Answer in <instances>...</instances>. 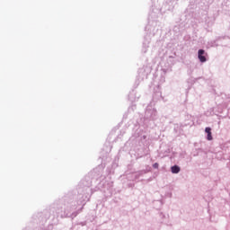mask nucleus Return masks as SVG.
I'll list each match as a JSON object with an SVG mask.
<instances>
[{
    "instance_id": "1",
    "label": "nucleus",
    "mask_w": 230,
    "mask_h": 230,
    "mask_svg": "<svg viewBox=\"0 0 230 230\" xmlns=\"http://www.w3.org/2000/svg\"><path fill=\"white\" fill-rule=\"evenodd\" d=\"M198 58L199 60V62H207V58H206V51L204 49H199L198 51Z\"/></svg>"
},
{
    "instance_id": "2",
    "label": "nucleus",
    "mask_w": 230,
    "mask_h": 230,
    "mask_svg": "<svg viewBox=\"0 0 230 230\" xmlns=\"http://www.w3.org/2000/svg\"><path fill=\"white\" fill-rule=\"evenodd\" d=\"M205 132L208 133V136H207L208 141H213V136H211V128H206Z\"/></svg>"
},
{
    "instance_id": "3",
    "label": "nucleus",
    "mask_w": 230,
    "mask_h": 230,
    "mask_svg": "<svg viewBox=\"0 0 230 230\" xmlns=\"http://www.w3.org/2000/svg\"><path fill=\"white\" fill-rule=\"evenodd\" d=\"M171 172L172 173H179V172H181V167H179L178 165H174L171 167Z\"/></svg>"
},
{
    "instance_id": "4",
    "label": "nucleus",
    "mask_w": 230,
    "mask_h": 230,
    "mask_svg": "<svg viewBox=\"0 0 230 230\" xmlns=\"http://www.w3.org/2000/svg\"><path fill=\"white\" fill-rule=\"evenodd\" d=\"M153 167L155 168V169L159 168V164H157V163L154 164Z\"/></svg>"
}]
</instances>
